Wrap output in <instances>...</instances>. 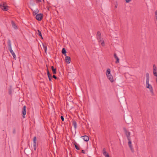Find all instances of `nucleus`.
I'll list each match as a JSON object with an SVG mask.
<instances>
[{"mask_svg": "<svg viewBox=\"0 0 157 157\" xmlns=\"http://www.w3.org/2000/svg\"><path fill=\"white\" fill-rule=\"evenodd\" d=\"M146 86L147 88L149 89L150 91L152 94V95H154V93L153 90V89L152 86L149 84V74L147 73H146Z\"/></svg>", "mask_w": 157, "mask_h": 157, "instance_id": "1", "label": "nucleus"}, {"mask_svg": "<svg viewBox=\"0 0 157 157\" xmlns=\"http://www.w3.org/2000/svg\"><path fill=\"white\" fill-rule=\"evenodd\" d=\"M0 7L4 11H7L8 10V6L6 3L4 2H2L0 4Z\"/></svg>", "mask_w": 157, "mask_h": 157, "instance_id": "2", "label": "nucleus"}, {"mask_svg": "<svg viewBox=\"0 0 157 157\" xmlns=\"http://www.w3.org/2000/svg\"><path fill=\"white\" fill-rule=\"evenodd\" d=\"M123 130L124 131L125 134L126 136L127 139L129 140L130 139V132L128 131L125 128H123Z\"/></svg>", "mask_w": 157, "mask_h": 157, "instance_id": "3", "label": "nucleus"}, {"mask_svg": "<svg viewBox=\"0 0 157 157\" xmlns=\"http://www.w3.org/2000/svg\"><path fill=\"white\" fill-rule=\"evenodd\" d=\"M38 146V144H37V139L36 136H34L33 139V148L35 151L36 149L37 146Z\"/></svg>", "mask_w": 157, "mask_h": 157, "instance_id": "4", "label": "nucleus"}, {"mask_svg": "<svg viewBox=\"0 0 157 157\" xmlns=\"http://www.w3.org/2000/svg\"><path fill=\"white\" fill-rule=\"evenodd\" d=\"M43 17V14L42 13H39L37 14L36 16V19L39 21H40L42 20Z\"/></svg>", "mask_w": 157, "mask_h": 157, "instance_id": "5", "label": "nucleus"}, {"mask_svg": "<svg viewBox=\"0 0 157 157\" xmlns=\"http://www.w3.org/2000/svg\"><path fill=\"white\" fill-rule=\"evenodd\" d=\"M97 38L99 42L101 41V33L99 31H98L97 33Z\"/></svg>", "mask_w": 157, "mask_h": 157, "instance_id": "6", "label": "nucleus"}, {"mask_svg": "<svg viewBox=\"0 0 157 157\" xmlns=\"http://www.w3.org/2000/svg\"><path fill=\"white\" fill-rule=\"evenodd\" d=\"M128 140V145L129 146V147H130V148L131 151L133 153L134 151V149L133 147V146L132 144V142L130 139H129V140Z\"/></svg>", "mask_w": 157, "mask_h": 157, "instance_id": "7", "label": "nucleus"}, {"mask_svg": "<svg viewBox=\"0 0 157 157\" xmlns=\"http://www.w3.org/2000/svg\"><path fill=\"white\" fill-rule=\"evenodd\" d=\"M26 107L25 105L22 108V117L24 118L25 117V115L26 113Z\"/></svg>", "mask_w": 157, "mask_h": 157, "instance_id": "8", "label": "nucleus"}, {"mask_svg": "<svg viewBox=\"0 0 157 157\" xmlns=\"http://www.w3.org/2000/svg\"><path fill=\"white\" fill-rule=\"evenodd\" d=\"M9 50L10 52V53L12 54V55L13 57V59H16V56L15 53H14V52H13V50H12V48L9 49Z\"/></svg>", "mask_w": 157, "mask_h": 157, "instance_id": "9", "label": "nucleus"}, {"mask_svg": "<svg viewBox=\"0 0 157 157\" xmlns=\"http://www.w3.org/2000/svg\"><path fill=\"white\" fill-rule=\"evenodd\" d=\"M47 73L49 81H51L52 79V76L49 73L48 69H47Z\"/></svg>", "mask_w": 157, "mask_h": 157, "instance_id": "10", "label": "nucleus"}, {"mask_svg": "<svg viewBox=\"0 0 157 157\" xmlns=\"http://www.w3.org/2000/svg\"><path fill=\"white\" fill-rule=\"evenodd\" d=\"M107 76L109 80L111 82H113V76L111 75H110Z\"/></svg>", "mask_w": 157, "mask_h": 157, "instance_id": "11", "label": "nucleus"}, {"mask_svg": "<svg viewBox=\"0 0 157 157\" xmlns=\"http://www.w3.org/2000/svg\"><path fill=\"white\" fill-rule=\"evenodd\" d=\"M81 138H82L85 141L87 142L89 140V137L87 136H81Z\"/></svg>", "mask_w": 157, "mask_h": 157, "instance_id": "12", "label": "nucleus"}, {"mask_svg": "<svg viewBox=\"0 0 157 157\" xmlns=\"http://www.w3.org/2000/svg\"><path fill=\"white\" fill-rule=\"evenodd\" d=\"M65 61L68 63H70L71 59L70 57L66 56L65 57Z\"/></svg>", "mask_w": 157, "mask_h": 157, "instance_id": "13", "label": "nucleus"}, {"mask_svg": "<svg viewBox=\"0 0 157 157\" xmlns=\"http://www.w3.org/2000/svg\"><path fill=\"white\" fill-rule=\"evenodd\" d=\"M114 58L116 59V63H119V59L117 56V54L115 53L114 54Z\"/></svg>", "mask_w": 157, "mask_h": 157, "instance_id": "14", "label": "nucleus"}, {"mask_svg": "<svg viewBox=\"0 0 157 157\" xmlns=\"http://www.w3.org/2000/svg\"><path fill=\"white\" fill-rule=\"evenodd\" d=\"M51 69L52 70V73L54 74H56V69L54 68V66H52L51 67Z\"/></svg>", "mask_w": 157, "mask_h": 157, "instance_id": "15", "label": "nucleus"}, {"mask_svg": "<svg viewBox=\"0 0 157 157\" xmlns=\"http://www.w3.org/2000/svg\"><path fill=\"white\" fill-rule=\"evenodd\" d=\"M110 72H111L110 69L109 68L107 69V70L106 71V75H107V76L109 75H111L110 74Z\"/></svg>", "mask_w": 157, "mask_h": 157, "instance_id": "16", "label": "nucleus"}, {"mask_svg": "<svg viewBox=\"0 0 157 157\" xmlns=\"http://www.w3.org/2000/svg\"><path fill=\"white\" fill-rule=\"evenodd\" d=\"M62 52L65 56H67L66 54V51L64 48H63L62 51Z\"/></svg>", "mask_w": 157, "mask_h": 157, "instance_id": "17", "label": "nucleus"}, {"mask_svg": "<svg viewBox=\"0 0 157 157\" xmlns=\"http://www.w3.org/2000/svg\"><path fill=\"white\" fill-rule=\"evenodd\" d=\"M72 124H73V126H74V128L75 129H76V128H77V123H76V121H75V120L73 121Z\"/></svg>", "mask_w": 157, "mask_h": 157, "instance_id": "18", "label": "nucleus"}, {"mask_svg": "<svg viewBox=\"0 0 157 157\" xmlns=\"http://www.w3.org/2000/svg\"><path fill=\"white\" fill-rule=\"evenodd\" d=\"M43 46L45 52L46 53L47 50V46L46 44H43Z\"/></svg>", "mask_w": 157, "mask_h": 157, "instance_id": "19", "label": "nucleus"}, {"mask_svg": "<svg viewBox=\"0 0 157 157\" xmlns=\"http://www.w3.org/2000/svg\"><path fill=\"white\" fill-rule=\"evenodd\" d=\"M11 24L13 27L15 29H17V26L16 25L15 23L13 21H12Z\"/></svg>", "mask_w": 157, "mask_h": 157, "instance_id": "20", "label": "nucleus"}, {"mask_svg": "<svg viewBox=\"0 0 157 157\" xmlns=\"http://www.w3.org/2000/svg\"><path fill=\"white\" fill-rule=\"evenodd\" d=\"M8 45L9 49L12 48L11 41L10 40V39H9L8 40Z\"/></svg>", "mask_w": 157, "mask_h": 157, "instance_id": "21", "label": "nucleus"}, {"mask_svg": "<svg viewBox=\"0 0 157 157\" xmlns=\"http://www.w3.org/2000/svg\"><path fill=\"white\" fill-rule=\"evenodd\" d=\"M37 32H38V35L39 36H40L42 39H43V37L42 36V34H41V31L40 30H37Z\"/></svg>", "mask_w": 157, "mask_h": 157, "instance_id": "22", "label": "nucleus"}, {"mask_svg": "<svg viewBox=\"0 0 157 157\" xmlns=\"http://www.w3.org/2000/svg\"><path fill=\"white\" fill-rule=\"evenodd\" d=\"M75 146L76 149L78 150L80 149V148L79 147V145H78L76 142L75 144Z\"/></svg>", "mask_w": 157, "mask_h": 157, "instance_id": "23", "label": "nucleus"}, {"mask_svg": "<svg viewBox=\"0 0 157 157\" xmlns=\"http://www.w3.org/2000/svg\"><path fill=\"white\" fill-rule=\"evenodd\" d=\"M12 93V89L11 87H10L9 91V94L10 95H11Z\"/></svg>", "mask_w": 157, "mask_h": 157, "instance_id": "24", "label": "nucleus"}, {"mask_svg": "<svg viewBox=\"0 0 157 157\" xmlns=\"http://www.w3.org/2000/svg\"><path fill=\"white\" fill-rule=\"evenodd\" d=\"M39 12V10H37L36 11H33V14L34 15H36V13Z\"/></svg>", "mask_w": 157, "mask_h": 157, "instance_id": "25", "label": "nucleus"}, {"mask_svg": "<svg viewBox=\"0 0 157 157\" xmlns=\"http://www.w3.org/2000/svg\"><path fill=\"white\" fill-rule=\"evenodd\" d=\"M155 18L156 20L157 21V10H156L155 12Z\"/></svg>", "mask_w": 157, "mask_h": 157, "instance_id": "26", "label": "nucleus"}, {"mask_svg": "<svg viewBox=\"0 0 157 157\" xmlns=\"http://www.w3.org/2000/svg\"><path fill=\"white\" fill-rule=\"evenodd\" d=\"M52 77L53 78H55V79H58V78L57 77H56L55 75H53V76H52Z\"/></svg>", "mask_w": 157, "mask_h": 157, "instance_id": "27", "label": "nucleus"}, {"mask_svg": "<svg viewBox=\"0 0 157 157\" xmlns=\"http://www.w3.org/2000/svg\"><path fill=\"white\" fill-rule=\"evenodd\" d=\"M105 42L104 40H103L101 43V44L102 45V46H104L105 45Z\"/></svg>", "mask_w": 157, "mask_h": 157, "instance_id": "28", "label": "nucleus"}, {"mask_svg": "<svg viewBox=\"0 0 157 157\" xmlns=\"http://www.w3.org/2000/svg\"><path fill=\"white\" fill-rule=\"evenodd\" d=\"M13 134H15L16 133V130H15V128H14L13 129Z\"/></svg>", "mask_w": 157, "mask_h": 157, "instance_id": "29", "label": "nucleus"}, {"mask_svg": "<svg viewBox=\"0 0 157 157\" xmlns=\"http://www.w3.org/2000/svg\"><path fill=\"white\" fill-rule=\"evenodd\" d=\"M60 118L62 121H64V118L63 117V116H61Z\"/></svg>", "mask_w": 157, "mask_h": 157, "instance_id": "30", "label": "nucleus"}, {"mask_svg": "<svg viewBox=\"0 0 157 157\" xmlns=\"http://www.w3.org/2000/svg\"><path fill=\"white\" fill-rule=\"evenodd\" d=\"M81 152H82V153H83V154H85V151H84V150H82Z\"/></svg>", "mask_w": 157, "mask_h": 157, "instance_id": "31", "label": "nucleus"}, {"mask_svg": "<svg viewBox=\"0 0 157 157\" xmlns=\"http://www.w3.org/2000/svg\"><path fill=\"white\" fill-rule=\"evenodd\" d=\"M131 0H125V1L127 3H128L131 1Z\"/></svg>", "mask_w": 157, "mask_h": 157, "instance_id": "32", "label": "nucleus"}, {"mask_svg": "<svg viewBox=\"0 0 157 157\" xmlns=\"http://www.w3.org/2000/svg\"><path fill=\"white\" fill-rule=\"evenodd\" d=\"M104 151H105V148H104L103 149V153L104 152Z\"/></svg>", "mask_w": 157, "mask_h": 157, "instance_id": "33", "label": "nucleus"}, {"mask_svg": "<svg viewBox=\"0 0 157 157\" xmlns=\"http://www.w3.org/2000/svg\"><path fill=\"white\" fill-rule=\"evenodd\" d=\"M36 0L38 2H41V0Z\"/></svg>", "mask_w": 157, "mask_h": 157, "instance_id": "34", "label": "nucleus"}]
</instances>
